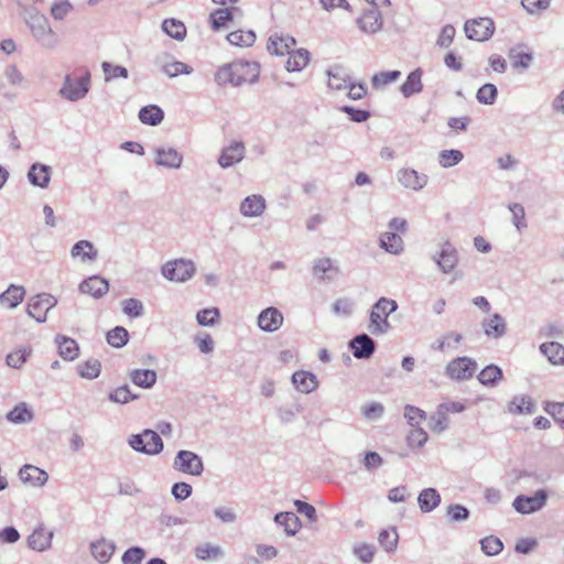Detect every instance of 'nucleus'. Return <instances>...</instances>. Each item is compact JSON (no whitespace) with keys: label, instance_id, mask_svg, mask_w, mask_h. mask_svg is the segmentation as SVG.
Here are the masks:
<instances>
[{"label":"nucleus","instance_id":"1","mask_svg":"<svg viewBox=\"0 0 564 564\" xmlns=\"http://www.w3.org/2000/svg\"><path fill=\"white\" fill-rule=\"evenodd\" d=\"M259 76L260 64L258 62L236 59L219 66L214 79L218 86L240 87L245 84L257 83Z\"/></svg>","mask_w":564,"mask_h":564},{"label":"nucleus","instance_id":"2","mask_svg":"<svg viewBox=\"0 0 564 564\" xmlns=\"http://www.w3.org/2000/svg\"><path fill=\"white\" fill-rule=\"evenodd\" d=\"M398 310V303L388 297H380L371 307L368 329L372 335L387 334L391 329L388 321L390 314Z\"/></svg>","mask_w":564,"mask_h":564},{"label":"nucleus","instance_id":"3","mask_svg":"<svg viewBox=\"0 0 564 564\" xmlns=\"http://www.w3.org/2000/svg\"><path fill=\"white\" fill-rule=\"evenodd\" d=\"M89 89L90 73L88 69H80L65 76L59 95L68 101H78L86 97Z\"/></svg>","mask_w":564,"mask_h":564},{"label":"nucleus","instance_id":"4","mask_svg":"<svg viewBox=\"0 0 564 564\" xmlns=\"http://www.w3.org/2000/svg\"><path fill=\"white\" fill-rule=\"evenodd\" d=\"M128 444L135 452L150 456L158 455L163 451L164 444L158 432L147 429L142 433L132 434Z\"/></svg>","mask_w":564,"mask_h":564},{"label":"nucleus","instance_id":"5","mask_svg":"<svg viewBox=\"0 0 564 564\" xmlns=\"http://www.w3.org/2000/svg\"><path fill=\"white\" fill-rule=\"evenodd\" d=\"M28 23L33 36L42 46L53 48L57 45V35L53 32L48 20L44 14L40 12L31 14Z\"/></svg>","mask_w":564,"mask_h":564},{"label":"nucleus","instance_id":"6","mask_svg":"<svg viewBox=\"0 0 564 564\" xmlns=\"http://www.w3.org/2000/svg\"><path fill=\"white\" fill-rule=\"evenodd\" d=\"M162 275L173 282H185L196 272L195 263L192 260L176 259L163 264Z\"/></svg>","mask_w":564,"mask_h":564},{"label":"nucleus","instance_id":"7","mask_svg":"<svg viewBox=\"0 0 564 564\" xmlns=\"http://www.w3.org/2000/svg\"><path fill=\"white\" fill-rule=\"evenodd\" d=\"M57 304L55 296L48 293H41L32 296L26 305V313L30 317L34 318L37 323H44L47 313Z\"/></svg>","mask_w":564,"mask_h":564},{"label":"nucleus","instance_id":"8","mask_svg":"<svg viewBox=\"0 0 564 564\" xmlns=\"http://www.w3.org/2000/svg\"><path fill=\"white\" fill-rule=\"evenodd\" d=\"M173 468L192 476H200L204 471L202 458L194 452L181 449L176 453Z\"/></svg>","mask_w":564,"mask_h":564},{"label":"nucleus","instance_id":"9","mask_svg":"<svg viewBox=\"0 0 564 564\" xmlns=\"http://www.w3.org/2000/svg\"><path fill=\"white\" fill-rule=\"evenodd\" d=\"M477 362L469 357H457L449 361L445 369V375L456 381H465L475 375Z\"/></svg>","mask_w":564,"mask_h":564},{"label":"nucleus","instance_id":"10","mask_svg":"<svg viewBox=\"0 0 564 564\" xmlns=\"http://www.w3.org/2000/svg\"><path fill=\"white\" fill-rule=\"evenodd\" d=\"M464 30L469 40L484 42L492 36L495 23L490 18L471 19L465 22Z\"/></svg>","mask_w":564,"mask_h":564},{"label":"nucleus","instance_id":"11","mask_svg":"<svg viewBox=\"0 0 564 564\" xmlns=\"http://www.w3.org/2000/svg\"><path fill=\"white\" fill-rule=\"evenodd\" d=\"M547 499V492L544 489L535 491L533 496L519 495L512 502V507L522 514H530L541 510Z\"/></svg>","mask_w":564,"mask_h":564},{"label":"nucleus","instance_id":"12","mask_svg":"<svg viewBox=\"0 0 564 564\" xmlns=\"http://www.w3.org/2000/svg\"><path fill=\"white\" fill-rule=\"evenodd\" d=\"M155 65L169 77H176L184 74L189 75L193 73V67L189 65L175 61L170 54L161 53L155 56Z\"/></svg>","mask_w":564,"mask_h":564},{"label":"nucleus","instance_id":"13","mask_svg":"<svg viewBox=\"0 0 564 564\" xmlns=\"http://www.w3.org/2000/svg\"><path fill=\"white\" fill-rule=\"evenodd\" d=\"M284 317L280 310L270 306L260 312L258 315V327L265 333H274L283 325Z\"/></svg>","mask_w":564,"mask_h":564},{"label":"nucleus","instance_id":"14","mask_svg":"<svg viewBox=\"0 0 564 564\" xmlns=\"http://www.w3.org/2000/svg\"><path fill=\"white\" fill-rule=\"evenodd\" d=\"M398 182L408 189L419 192L423 189L427 182L429 176L424 173H419L413 169H401L397 173Z\"/></svg>","mask_w":564,"mask_h":564},{"label":"nucleus","instance_id":"15","mask_svg":"<svg viewBox=\"0 0 564 564\" xmlns=\"http://www.w3.org/2000/svg\"><path fill=\"white\" fill-rule=\"evenodd\" d=\"M246 154V147L241 141H231L227 147L221 150L218 158V164L223 169H228L241 162Z\"/></svg>","mask_w":564,"mask_h":564},{"label":"nucleus","instance_id":"16","mask_svg":"<svg viewBox=\"0 0 564 564\" xmlns=\"http://www.w3.org/2000/svg\"><path fill=\"white\" fill-rule=\"evenodd\" d=\"M438 269L447 274L452 272L458 262V253L456 248L448 241L442 245L441 251L433 257Z\"/></svg>","mask_w":564,"mask_h":564},{"label":"nucleus","instance_id":"17","mask_svg":"<svg viewBox=\"0 0 564 564\" xmlns=\"http://www.w3.org/2000/svg\"><path fill=\"white\" fill-rule=\"evenodd\" d=\"M20 480L32 487H43L48 480V474L34 465L25 464L19 470Z\"/></svg>","mask_w":564,"mask_h":564},{"label":"nucleus","instance_id":"18","mask_svg":"<svg viewBox=\"0 0 564 564\" xmlns=\"http://www.w3.org/2000/svg\"><path fill=\"white\" fill-rule=\"evenodd\" d=\"M358 28L368 34H375L382 29L383 19L378 9L371 8L357 19Z\"/></svg>","mask_w":564,"mask_h":564},{"label":"nucleus","instance_id":"19","mask_svg":"<svg viewBox=\"0 0 564 564\" xmlns=\"http://www.w3.org/2000/svg\"><path fill=\"white\" fill-rule=\"evenodd\" d=\"M349 347L357 359H367L373 355L376 343L369 335L360 334L350 340Z\"/></svg>","mask_w":564,"mask_h":564},{"label":"nucleus","instance_id":"20","mask_svg":"<svg viewBox=\"0 0 564 564\" xmlns=\"http://www.w3.org/2000/svg\"><path fill=\"white\" fill-rule=\"evenodd\" d=\"M267 204L262 195L252 194L247 196L239 207V212L243 217L254 218L261 216L265 210Z\"/></svg>","mask_w":564,"mask_h":564},{"label":"nucleus","instance_id":"21","mask_svg":"<svg viewBox=\"0 0 564 564\" xmlns=\"http://www.w3.org/2000/svg\"><path fill=\"white\" fill-rule=\"evenodd\" d=\"M295 39L282 33H273L268 41L267 48L270 54L283 56L295 46Z\"/></svg>","mask_w":564,"mask_h":564},{"label":"nucleus","instance_id":"22","mask_svg":"<svg viewBox=\"0 0 564 564\" xmlns=\"http://www.w3.org/2000/svg\"><path fill=\"white\" fill-rule=\"evenodd\" d=\"M326 74L328 76V87L334 90L347 89L351 80L346 67L339 64L330 66Z\"/></svg>","mask_w":564,"mask_h":564},{"label":"nucleus","instance_id":"23","mask_svg":"<svg viewBox=\"0 0 564 564\" xmlns=\"http://www.w3.org/2000/svg\"><path fill=\"white\" fill-rule=\"evenodd\" d=\"M108 290V281L99 275L89 276L79 284V291L82 293L89 294L95 299L102 297Z\"/></svg>","mask_w":564,"mask_h":564},{"label":"nucleus","instance_id":"24","mask_svg":"<svg viewBox=\"0 0 564 564\" xmlns=\"http://www.w3.org/2000/svg\"><path fill=\"white\" fill-rule=\"evenodd\" d=\"M183 162V155L174 148L155 149V163L167 169H178Z\"/></svg>","mask_w":564,"mask_h":564},{"label":"nucleus","instance_id":"25","mask_svg":"<svg viewBox=\"0 0 564 564\" xmlns=\"http://www.w3.org/2000/svg\"><path fill=\"white\" fill-rule=\"evenodd\" d=\"M28 178L32 185L46 188L51 180V167L45 164L34 163L29 170Z\"/></svg>","mask_w":564,"mask_h":564},{"label":"nucleus","instance_id":"26","mask_svg":"<svg viewBox=\"0 0 564 564\" xmlns=\"http://www.w3.org/2000/svg\"><path fill=\"white\" fill-rule=\"evenodd\" d=\"M442 498L435 488H425L417 496V503L423 513L435 510L441 505Z\"/></svg>","mask_w":564,"mask_h":564},{"label":"nucleus","instance_id":"27","mask_svg":"<svg viewBox=\"0 0 564 564\" xmlns=\"http://www.w3.org/2000/svg\"><path fill=\"white\" fill-rule=\"evenodd\" d=\"M338 273L330 258H319L313 264V274L319 281H330Z\"/></svg>","mask_w":564,"mask_h":564},{"label":"nucleus","instance_id":"28","mask_svg":"<svg viewBox=\"0 0 564 564\" xmlns=\"http://www.w3.org/2000/svg\"><path fill=\"white\" fill-rule=\"evenodd\" d=\"M274 522L282 527L290 536L295 535L302 527L299 517L294 512H279L274 517Z\"/></svg>","mask_w":564,"mask_h":564},{"label":"nucleus","instance_id":"29","mask_svg":"<svg viewBox=\"0 0 564 564\" xmlns=\"http://www.w3.org/2000/svg\"><path fill=\"white\" fill-rule=\"evenodd\" d=\"M379 245L384 251L391 254H400L404 249L403 239L393 231L381 234L379 237Z\"/></svg>","mask_w":564,"mask_h":564},{"label":"nucleus","instance_id":"30","mask_svg":"<svg viewBox=\"0 0 564 564\" xmlns=\"http://www.w3.org/2000/svg\"><path fill=\"white\" fill-rule=\"evenodd\" d=\"M53 532L43 528L35 529L28 539L29 546L32 550L43 552L51 546Z\"/></svg>","mask_w":564,"mask_h":564},{"label":"nucleus","instance_id":"31","mask_svg":"<svg viewBox=\"0 0 564 564\" xmlns=\"http://www.w3.org/2000/svg\"><path fill=\"white\" fill-rule=\"evenodd\" d=\"M70 256L73 258H79L83 262L95 261L98 257V252L91 241L79 240L72 247Z\"/></svg>","mask_w":564,"mask_h":564},{"label":"nucleus","instance_id":"32","mask_svg":"<svg viewBox=\"0 0 564 564\" xmlns=\"http://www.w3.org/2000/svg\"><path fill=\"white\" fill-rule=\"evenodd\" d=\"M422 75L421 68H416L408 75L406 80L401 86V93L405 98L423 90Z\"/></svg>","mask_w":564,"mask_h":564},{"label":"nucleus","instance_id":"33","mask_svg":"<svg viewBox=\"0 0 564 564\" xmlns=\"http://www.w3.org/2000/svg\"><path fill=\"white\" fill-rule=\"evenodd\" d=\"M484 332L488 337L500 338L506 334V322L505 318L495 313L489 319L482 322Z\"/></svg>","mask_w":564,"mask_h":564},{"label":"nucleus","instance_id":"34","mask_svg":"<svg viewBox=\"0 0 564 564\" xmlns=\"http://www.w3.org/2000/svg\"><path fill=\"white\" fill-rule=\"evenodd\" d=\"M292 382L302 393H310L317 388L316 377L307 371H296L292 376Z\"/></svg>","mask_w":564,"mask_h":564},{"label":"nucleus","instance_id":"35","mask_svg":"<svg viewBox=\"0 0 564 564\" xmlns=\"http://www.w3.org/2000/svg\"><path fill=\"white\" fill-rule=\"evenodd\" d=\"M129 378L135 386L150 389L155 384L158 376L151 369H134L129 373Z\"/></svg>","mask_w":564,"mask_h":564},{"label":"nucleus","instance_id":"36","mask_svg":"<svg viewBox=\"0 0 564 564\" xmlns=\"http://www.w3.org/2000/svg\"><path fill=\"white\" fill-rule=\"evenodd\" d=\"M91 554L101 564H106L110 561L113 552L115 544L110 541L101 539L97 542L91 543Z\"/></svg>","mask_w":564,"mask_h":564},{"label":"nucleus","instance_id":"37","mask_svg":"<svg viewBox=\"0 0 564 564\" xmlns=\"http://www.w3.org/2000/svg\"><path fill=\"white\" fill-rule=\"evenodd\" d=\"M310 62V52L305 48H299L289 53V58L285 63L288 72H300Z\"/></svg>","mask_w":564,"mask_h":564},{"label":"nucleus","instance_id":"38","mask_svg":"<svg viewBox=\"0 0 564 564\" xmlns=\"http://www.w3.org/2000/svg\"><path fill=\"white\" fill-rule=\"evenodd\" d=\"M55 341L58 346L59 356L63 359L72 361L77 358L79 347L73 338L57 335Z\"/></svg>","mask_w":564,"mask_h":564},{"label":"nucleus","instance_id":"39","mask_svg":"<svg viewBox=\"0 0 564 564\" xmlns=\"http://www.w3.org/2000/svg\"><path fill=\"white\" fill-rule=\"evenodd\" d=\"M540 351L553 365H564V346L556 341L544 343L540 346Z\"/></svg>","mask_w":564,"mask_h":564},{"label":"nucleus","instance_id":"40","mask_svg":"<svg viewBox=\"0 0 564 564\" xmlns=\"http://www.w3.org/2000/svg\"><path fill=\"white\" fill-rule=\"evenodd\" d=\"M139 119L144 124L158 126L163 121L164 112L159 106L149 105L140 109Z\"/></svg>","mask_w":564,"mask_h":564},{"label":"nucleus","instance_id":"41","mask_svg":"<svg viewBox=\"0 0 564 564\" xmlns=\"http://www.w3.org/2000/svg\"><path fill=\"white\" fill-rule=\"evenodd\" d=\"M33 417H34L33 412L28 406V404L25 402H21V403L17 404L7 414V420L14 424L29 423L33 420Z\"/></svg>","mask_w":564,"mask_h":564},{"label":"nucleus","instance_id":"42","mask_svg":"<svg viewBox=\"0 0 564 564\" xmlns=\"http://www.w3.org/2000/svg\"><path fill=\"white\" fill-rule=\"evenodd\" d=\"M25 290L23 286L11 284L7 291L0 295V302L10 308L17 307L24 299Z\"/></svg>","mask_w":564,"mask_h":564},{"label":"nucleus","instance_id":"43","mask_svg":"<svg viewBox=\"0 0 564 564\" xmlns=\"http://www.w3.org/2000/svg\"><path fill=\"white\" fill-rule=\"evenodd\" d=\"M227 40L231 45L249 47L256 42V33L252 30H237L230 32L227 35Z\"/></svg>","mask_w":564,"mask_h":564},{"label":"nucleus","instance_id":"44","mask_svg":"<svg viewBox=\"0 0 564 564\" xmlns=\"http://www.w3.org/2000/svg\"><path fill=\"white\" fill-rule=\"evenodd\" d=\"M502 370L496 365L485 367L478 375V380L486 387H495L502 379Z\"/></svg>","mask_w":564,"mask_h":564},{"label":"nucleus","instance_id":"45","mask_svg":"<svg viewBox=\"0 0 564 564\" xmlns=\"http://www.w3.org/2000/svg\"><path fill=\"white\" fill-rule=\"evenodd\" d=\"M237 8H221L217 9L210 13V24L213 30H219L225 26L229 21L234 18V12L237 11Z\"/></svg>","mask_w":564,"mask_h":564},{"label":"nucleus","instance_id":"46","mask_svg":"<svg viewBox=\"0 0 564 564\" xmlns=\"http://www.w3.org/2000/svg\"><path fill=\"white\" fill-rule=\"evenodd\" d=\"M534 403L528 395H517L509 403V412L512 414H531L534 412Z\"/></svg>","mask_w":564,"mask_h":564},{"label":"nucleus","instance_id":"47","mask_svg":"<svg viewBox=\"0 0 564 564\" xmlns=\"http://www.w3.org/2000/svg\"><path fill=\"white\" fill-rule=\"evenodd\" d=\"M162 29L169 36L178 41H182L186 36V28L184 23L175 19L164 20Z\"/></svg>","mask_w":564,"mask_h":564},{"label":"nucleus","instance_id":"48","mask_svg":"<svg viewBox=\"0 0 564 564\" xmlns=\"http://www.w3.org/2000/svg\"><path fill=\"white\" fill-rule=\"evenodd\" d=\"M128 339L129 333L122 326H116L107 333V343L115 348L123 347L128 343Z\"/></svg>","mask_w":564,"mask_h":564},{"label":"nucleus","instance_id":"49","mask_svg":"<svg viewBox=\"0 0 564 564\" xmlns=\"http://www.w3.org/2000/svg\"><path fill=\"white\" fill-rule=\"evenodd\" d=\"M498 89L494 84H484L476 94V99L482 105H494L497 100Z\"/></svg>","mask_w":564,"mask_h":564},{"label":"nucleus","instance_id":"50","mask_svg":"<svg viewBox=\"0 0 564 564\" xmlns=\"http://www.w3.org/2000/svg\"><path fill=\"white\" fill-rule=\"evenodd\" d=\"M109 400L113 403L127 404L128 402L138 398L137 394H133L128 384H123L112 390L109 395Z\"/></svg>","mask_w":564,"mask_h":564},{"label":"nucleus","instance_id":"51","mask_svg":"<svg viewBox=\"0 0 564 564\" xmlns=\"http://www.w3.org/2000/svg\"><path fill=\"white\" fill-rule=\"evenodd\" d=\"M77 369L82 378L95 379L100 375L101 365L97 359H89L78 365Z\"/></svg>","mask_w":564,"mask_h":564},{"label":"nucleus","instance_id":"52","mask_svg":"<svg viewBox=\"0 0 564 564\" xmlns=\"http://www.w3.org/2000/svg\"><path fill=\"white\" fill-rule=\"evenodd\" d=\"M429 426L434 433H442L447 429L448 416L442 408L438 406L437 411L431 416Z\"/></svg>","mask_w":564,"mask_h":564},{"label":"nucleus","instance_id":"53","mask_svg":"<svg viewBox=\"0 0 564 564\" xmlns=\"http://www.w3.org/2000/svg\"><path fill=\"white\" fill-rule=\"evenodd\" d=\"M464 159L459 150H443L438 154V163L442 167H452Z\"/></svg>","mask_w":564,"mask_h":564},{"label":"nucleus","instance_id":"54","mask_svg":"<svg viewBox=\"0 0 564 564\" xmlns=\"http://www.w3.org/2000/svg\"><path fill=\"white\" fill-rule=\"evenodd\" d=\"M400 76V70L380 72L372 76L371 84L373 88L380 89L386 85L395 82Z\"/></svg>","mask_w":564,"mask_h":564},{"label":"nucleus","instance_id":"55","mask_svg":"<svg viewBox=\"0 0 564 564\" xmlns=\"http://www.w3.org/2000/svg\"><path fill=\"white\" fill-rule=\"evenodd\" d=\"M101 67L106 82H110L117 78H128L129 76L128 69L120 65H113L109 62H104Z\"/></svg>","mask_w":564,"mask_h":564},{"label":"nucleus","instance_id":"56","mask_svg":"<svg viewBox=\"0 0 564 564\" xmlns=\"http://www.w3.org/2000/svg\"><path fill=\"white\" fill-rule=\"evenodd\" d=\"M220 317V312L216 307L204 308L197 312L196 321L200 326H213Z\"/></svg>","mask_w":564,"mask_h":564},{"label":"nucleus","instance_id":"57","mask_svg":"<svg viewBox=\"0 0 564 564\" xmlns=\"http://www.w3.org/2000/svg\"><path fill=\"white\" fill-rule=\"evenodd\" d=\"M30 355V349H18L7 355L6 362L13 369H20L26 362Z\"/></svg>","mask_w":564,"mask_h":564},{"label":"nucleus","instance_id":"58","mask_svg":"<svg viewBox=\"0 0 564 564\" xmlns=\"http://www.w3.org/2000/svg\"><path fill=\"white\" fill-rule=\"evenodd\" d=\"M379 543L387 552H393L397 549L399 535L394 529L382 530L379 533Z\"/></svg>","mask_w":564,"mask_h":564},{"label":"nucleus","instance_id":"59","mask_svg":"<svg viewBox=\"0 0 564 564\" xmlns=\"http://www.w3.org/2000/svg\"><path fill=\"white\" fill-rule=\"evenodd\" d=\"M481 550L486 555L494 556L503 550V544L499 538L489 535L480 540Z\"/></svg>","mask_w":564,"mask_h":564},{"label":"nucleus","instance_id":"60","mask_svg":"<svg viewBox=\"0 0 564 564\" xmlns=\"http://www.w3.org/2000/svg\"><path fill=\"white\" fill-rule=\"evenodd\" d=\"M122 311L130 317H140L144 313V306L140 300L127 299L122 302Z\"/></svg>","mask_w":564,"mask_h":564},{"label":"nucleus","instance_id":"61","mask_svg":"<svg viewBox=\"0 0 564 564\" xmlns=\"http://www.w3.org/2000/svg\"><path fill=\"white\" fill-rule=\"evenodd\" d=\"M469 510L463 505H449L446 510V516L452 522L465 521L469 518Z\"/></svg>","mask_w":564,"mask_h":564},{"label":"nucleus","instance_id":"62","mask_svg":"<svg viewBox=\"0 0 564 564\" xmlns=\"http://www.w3.org/2000/svg\"><path fill=\"white\" fill-rule=\"evenodd\" d=\"M352 553L364 563H370L373 560L375 546L368 543L356 544Z\"/></svg>","mask_w":564,"mask_h":564},{"label":"nucleus","instance_id":"63","mask_svg":"<svg viewBox=\"0 0 564 564\" xmlns=\"http://www.w3.org/2000/svg\"><path fill=\"white\" fill-rule=\"evenodd\" d=\"M145 557V551L140 546L128 549L122 555V564H141Z\"/></svg>","mask_w":564,"mask_h":564},{"label":"nucleus","instance_id":"64","mask_svg":"<svg viewBox=\"0 0 564 564\" xmlns=\"http://www.w3.org/2000/svg\"><path fill=\"white\" fill-rule=\"evenodd\" d=\"M545 411L564 429V403L549 402Z\"/></svg>","mask_w":564,"mask_h":564}]
</instances>
